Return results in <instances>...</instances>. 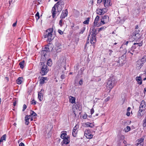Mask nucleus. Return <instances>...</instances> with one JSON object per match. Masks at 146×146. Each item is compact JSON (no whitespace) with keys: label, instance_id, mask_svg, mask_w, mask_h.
<instances>
[{"label":"nucleus","instance_id":"obj_1","mask_svg":"<svg viewBox=\"0 0 146 146\" xmlns=\"http://www.w3.org/2000/svg\"><path fill=\"white\" fill-rule=\"evenodd\" d=\"M53 31L52 29L50 28L47 30L44 33V37L47 38L49 42L53 40L54 37V35L53 34Z\"/></svg>","mask_w":146,"mask_h":146},{"label":"nucleus","instance_id":"obj_2","mask_svg":"<svg viewBox=\"0 0 146 146\" xmlns=\"http://www.w3.org/2000/svg\"><path fill=\"white\" fill-rule=\"evenodd\" d=\"M115 85V79L112 78H110L107 81L106 86L107 89L110 91Z\"/></svg>","mask_w":146,"mask_h":146},{"label":"nucleus","instance_id":"obj_3","mask_svg":"<svg viewBox=\"0 0 146 146\" xmlns=\"http://www.w3.org/2000/svg\"><path fill=\"white\" fill-rule=\"evenodd\" d=\"M64 3L62 0H60L55 5V6L57 8L58 11L60 12L64 7Z\"/></svg>","mask_w":146,"mask_h":146},{"label":"nucleus","instance_id":"obj_4","mask_svg":"<svg viewBox=\"0 0 146 146\" xmlns=\"http://www.w3.org/2000/svg\"><path fill=\"white\" fill-rule=\"evenodd\" d=\"M66 58L64 57H62L61 59L58 61L57 62L58 66L59 68H61V67H64L65 65Z\"/></svg>","mask_w":146,"mask_h":146},{"label":"nucleus","instance_id":"obj_5","mask_svg":"<svg viewBox=\"0 0 146 146\" xmlns=\"http://www.w3.org/2000/svg\"><path fill=\"white\" fill-rule=\"evenodd\" d=\"M48 69L46 65H44L42 68L41 73L42 75H44L48 72Z\"/></svg>","mask_w":146,"mask_h":146},{"label":"nucleus","instance_id":"obj_6","mask_svg":"<svg viewBox=\"0 0 146 146\" xmlns=\"http://www.w3.org/2000/svg\"><path fill=\"white\" fill-rule=\"evenodd\" d=\"M143 62L141 60H139L136 62V68L138 69H140L143 66Z\"/></svg>","mask_w":146,"mask_h":146},{"label":"nucleus","instance_id":"obj_7","mask_svg":"<svg viewBox=\"0 0 146 146\" xmlns=\"http://www.w3.org/2000/svg\"><path fill=\"white\" fill-rule=\"evenodd\" d=\"M146 104L145 101L142 100L141 101L139 107L140 110L144 111L146 109Z\"/></svg>","mask_w":146,"mask_h":146},{"label":"nucleus","instance_id":"obj_8","mask_svg":"<svg viewBox=\"0 0 146 146\" xmlns=\"http://www.w3.org/2000/svg\"><path fill=\"white\" fill-rule=\"evenodd\" d=\"M44 90L42 89L38 93V97L40 101H42L43 99V95L44 93Z\"/></svg>","mask_w":146,"mask_h":146},{"label":"nucleus","instance_id":"obj_9","mask_svg":"<svg viewBox=\"0 0 146 146\" xmlns=\"http://www.w3.org/2000/svg\"><path fill=\"white\" fill-rule=\"evenodd\" d=\"M111 0H104V6L106 7H107L111 6V3H110Z\"/></svg>","mask_w":146,"mask_h":146},{"label":"nucleus","instance_id":"obj_10","mask_svg":"<svg viewBox=\"0 0 146 146\" xmlns=\"http://www.w3.org/2000/svg\"><path fill=\"white\" fill-rule=\"evenodd\" d=\"M96 34H92L90 40V42L91 44H94L96 42Z\"/></svg>","mask_w":146,"mask_h":146},{"label":"nucleus","instance_id":"obj_11","mask_svg":"<svg viewBox=\"0 0 146 146\" xmlns=\"http://www.w3.org/2000/svg\"><path fill=\"white\" fill-rule=\"evenodd\" d=\"M143 140L144 139L143 138L137 140L136 146H143L144 144Z\"/></svg>","mask_w":146,"mask_h":146},{"label":"nucleus","instance_id":"obj_12","mask_svg":"<svg viewBox=\"0 0 146 146\" xmlns=\"http://www.w3.org/2000/svg\"><path fill=\"white\" fill-rule=\"evenodd\" d=\"M68 12L67 10H63L62 12L60 18L61 19H63L67 16L68 14Z\"/></svg>","mask_w":146,"mask_h":146},{"label":"nucleus","instance_id":"obj_13","mask_svg":"<svg viewBox=\"0 0 146 146\" xmlns=\"http://www.w3.org/2000/svg\"><path fill=\"white\" fill-rule=\"evenodd\" d=\"M83 125L84 126L86 127H94V125L92 123L89 122H87L84 123L83 124Z\"/></svg>","mask_w":146,"mask_h":146},{"label":"nucleus","instance_id":"obj_14","mask_svg":"<svg viewBox=\"0 0 146 146\" xmlns=\"http://www.w3.org/2000/svg\"><path fill=\"white\" fill-rule=\"evenodd\" d=\"M144 111L140 110L139 109L137 114V117L138 118L141 119L143 115V112Z\"/></svg>","mask_w":146,"mask_h":146},{"label":"nucleus","instance_id":"obj_15","mask_svg":"<svg viewBox=\"0 0 146 146\" xmlns=\"http://www.w3.org/2000/svg\"><path fill=\"white\" fill-rule=\"evenodd\" d=\"M139 33H133L132 36V37L133 38L134 40H137L139 38Z\"/></svg>","mask_w":146,"mask_h":146},{"label":"nucleus","instance_id":"obj_16","mask_svg":"<svg viewBox=\"0 0 146 146\" xmlns=\"http://www.w3.org/2000/svg\"><path fill=\"white\" fill-rule=\"evenodd\" d=\"M135 80L138 84L141 85L142 84V78L141 76H137L135 78Z\"/></svg>","mask_w":146,"mask_h":146},{"label":"nucleus","instance_id":"obj_17","mask_svg":"<svg viewBox=\"0 0 146 146\" xmlns=\"http://www.w3.org/2000/svg\"><path fill=\"white\" fill-rule=\"evenodd\" d=\"M70 102L72 104L74 103L75 102L76 98L72 96H70L69 97Z\"/></svg>","mask_w":146,"mask_h":146},{"label":"nucleus","instance_id":"obj_18","mask_svg":"<svg viewBox=\"0 0 146 146\" xmlns=\"http://www.w3.org/2000/svg\"><path fill=\"white\" fill-rule=\"evenodd\" d=\"M47 80V78L42 77L40 80V84H42L46 82V81Z\"/></svg>","mask_w":146,"mask_h":146},{"label":"nucleus","instance_id":"obj_19","mask_svg":"<svg viewBox=\"0 0 146 146\" xmlns=\"http://www.w3.org/2000/svg\"><path fill=\"white\" fill-rule=\"evenodd\" d=\"M61 48V45L58 43L55 46V49L57 52L60 51Z\"/></svg>","mask_w":146,"mask_h":146},{"label":"nucleus","instance_id":"obj_20","mask_svg":"<svg viewBox=\"0 0 146 146\" xmlns=\"http://www.w3.org/2000/svg\"><path fill=\"white\" fill-rule=\"evenodd\" d=\"M56 7L54 6L52 8V17L53 18H54L55 16V15L56 13Z\"/></svg>","mask_w":146,"mask_h":146},{"label":"nucleus","instance_id":"obj_21","mask_svg":"<svg viewBox=\"0 0 146 146\" xmlns=\"http://www.w3.org/2000/svg\"><path fill=\"white\" fill-rule=\"evenodd\" d=\"M30 118V116L27 115L25 117V124L27 125H28L29 123V120Z\"/></svg>","mask_w":146,"mask_h":146},{"label":"nucleus","instance_id":"obj_22","mask_svg":"<svg viewBox=\"0 0 146 146\" xmlns=\"http://www.w3.org/2000/svg\"><path fill=\"white\" fill-rule=\"evenodd\" d=\"M23 81V79L22 77H19L16 80V82L17 84H20Z\"/></svg>","mask_w":146,"mask_h":146},{"label":"nucleus","instance_id":"obj_23","mask_svg":"<svg viewBox=\"0 0 146 146\" xmlns=\"http://www.w3.org/2000/svg\"><path fill=\"white\" fill-rule=\"evenodd\" d=\"M68 137H69V136L68 135H67V134L65 132H63V133H62L60 136L61 138L63 139H65V138H66Z\"/></svg>","mask_w":146,"mask_h":146},{"label":"nucleus","instance_id":"obj_24","mask_svg":"<svg viewBox=\"0 0 146 146\" xmlns=\"http://www.w3.org/2000/svg\"><path fill=\"white\" fill-rule=\"evenodd\" d=\"M64 143L66 144H67L69 143L70 141V137H68L63 139Z\"/></svg>","mask_w":146,"mask_h":146},{"label":"nucleus","instance_id":"obj_25","mask_svg":"<svg viewBox=\"0 0 146 146\" xmlns=\"http://www.w3.org/2000/svg\"><path fill=\"white\" fill-rule=\"evenodd\" d=\"M102 19L104 21V22L107 23L109 21V17L107 15H105L103 17Z\"/></svg>","mask_w":146,"mask_h":146},{"label":"nucleus","instance_id":"obj_26","mask_svg":"<svg viewBox=\"0 0 146 146\" xmlns=\"http://www.w3.org/2000/svg\"><path fill=\"white\" fill-rule=\"evenodd\" d=\"M96 26V25H94V26L92 27L91 28V30L92 31L93 34H96V30L95 29Z\"/></svg>","mask_w":146,"mask_h":146},{"label":"nucleus","instance_id":"obj_27","mask_svg":"<svg viewBox=\"0 0 146 146\" xmlns=\"http://www.w3.org/2000/svg\"><path fill=\"white\" fill-rule=\"evenodd\" d=\"M96 13L99 15H101L104 14L102 12V10L100 9H97L96 11Z\"/></svg>","mask_w":146,"mask_h":146},{"label":"nucleus","instance_id":"obj_28","mask_svg":"<svg viewBox=\"0 0 146 146\" xmlns=\"http://www.w3.org/2000/svg\"><path fill=\"white\" fill-rule=\"evenodd\" d=\"M6 134H5L3 135L2 137L1 138L0 140V142H2L3 141H5L6 139Z\"/></svg>","mask_w":146,"mask_h":146},{"label":"nucleus","instance_id":"obj_29","mask_svg":"<svg viewBox=\"0 0 146 146\" xmlns=\"http://www.w3.org/2000/svg\"><path fill=\"white\" fill-rule=\"evenodd\" d=\"M99 16H97L95 20H94V25H98V24H97L98 23V21L99 20Z\"/></svg>","mask_w":146,"mask_h":146},{"label":"nucleus","instance_id":"obj_30","mask_svg":"<svg viewBox=\"0 0 146 146\" xmlns=\"http://www.w3.org/2000/svg\"><path fill=\"white\" fill-rule=\"evenodd\" d=\"M142 45L141 43H134L133 44V47L134 48L135 47H138L141 46Z\"/></svg>","mask_w":146,"mask_h":146},{"label":"nucleus","instance_id":"obj_31","mask_svg":"<svg viewBox=\"0 0 146 146\" xmlns=\"http://www.w3.org/2000/svg\"><path fill=\"white\" fill-rule=\"evenodd\" d=\"M49 51V49L48 48V46H46L44 48V49L43 50L42 52L44 53L45 52H48Z\"/></svg>","mask_w":146,"mask_h":146},{"label":"nucleus","instance_id":"obj_32","mask_svg":"<svg viewBox=\"0 0 146 146\" xmlns=\"http://www.w3.org/2000/svg\"><path fill=\"white\" fill-rule=\"evenodd\" d=\"M131 109V108L130 107H129L127 109V112L126 113V115L128 116H129L130 115V111Z\"/></svg>","mask_w":146,"mask_h":146},{"label":"nucleus","instance_id":"obj_33","mask_svg":"<svg viewBox=\"0 0 146 146\" xmlns=\"http://www.w3.org/2000/svg\"><path fill=\"white\" fill-rule=\"evenodd\" d=\"M131 128L130 127L127 126L124 129V131L126 132H127L130 131Z\"/></svg>","mask_w":146,"mask_h":146},{"label":"nucleus","instance_id":"obj_34","mask_svg":"<svg viewBox=\"0 0 146 146\" xmlns=\"http://www.w3.org/2000/svg\"><path fill=\"white\" fill-rule=\"evenodd\" d=\"M36 115V114L34 111H31L30 115L29 116H30V117L31 116H35Z\"/></svg>","mask_w":146,"mask_h":146},{"label":"nucleus","instance_id":"obj_35","mask_svg":"<svg viewBox=\"0 0 146 146\" xmlns=\"http://www.w3.org/2000/svg\"><path fill=\"white\" fill-rule=\"evenodd\" d=\"M85 136L86 137V138L87 139H91L92 138L93 136L90 133L87 135H86Z\"/></svg>","mask_w":146,"mask_h":146},{"label":"nucleus","instance_id":"obj_36","mask_svg":"<svg viewBox=\"0 0 146 146\" xmlns=\"http://www.w3.org/2000/svg\"><path fill=\"white\" fill-rule=\"evenodd\" d=\"M77 133V130H74L73 129L72 135L74 137H76Z\"/></svg>","mask_w":146,"mask_h":146},{"label":"nucleus","instance_id":"obj_37","mask_svg":"<svg viewBox=\"0 0 146 146\" xmlns=\"http://www.w3.org/2000/svg\"><path fill=\"white\" fill-rule=\"evenodd\" d=\"M24 64V61H23L22 62H21L19 64L20 67L22 68H23Z\"/></svg>","mask_w":146,"mask_h":146},{"label":"nucleus","instance_id":"obj_38","mask_svg":"<svg viewBox=\"0 0 146 146\" xmlns=\"http://www.w3.org/2000/svg\"><path fill=\"white\" fill-rule=\"evenodd\" d=\"M90 133V132L89 130L86 129L85 130L84 132V135H85V136H86V135H87Z\"/></svg>","mask_w":146,"mask_h":146},{"label":"nucleus","instance_id":"obj_39","mask_svg":"<svg viewBox=\"0 0 146 146\" xmlns=\"http://www.w3.org/2000/svg\"><path fill=\"white\" fill-rule=\"evenodd\" d=\"M52 62L51 60L50 59H49L47 62V64L49 66H51L52 65Z\"/></svg>","mask_w":146,"mask_h":146},{"label":"nucleus","instance_id":"obj_40","mask_svg":"<svg viewBox=\"0 0 146 146\" xmlns=\"http://www.w3.org/2000/svg\"><path fill=\"white\" fill-rule=\"evenodd\" d=\"M143 126L144 127H145L146 129V117L144 119L143 121Z\"/></svg>","mask_w":146,"mask_h":146},{"label":"nucleus","instance_id":"obj_41","mask_svg":"<svg viewBox=\"0 0 146 146\" xmlns=\"http://www.w3.org/2000/svg\"><path fill=\"white\" fill-rule=\"evenodd\" d=\"M106 27H102L101 28H99L98 29V31L99 32L101 31H104L106 29Z\"/></svg>","mask_w":146,"mask_h":146},{"label":"nucleus","instance_id":"obj_42","mask_svg":"<svg viewBox=\"0 0 146 146\" xmlns=\"http://www.w3.org/2000/svg\"><path fill=\"white\" fill-rule=\"evenodd\" d=\"M35 17L36 18V21H37V20L39 19L40 18L39 14L38 12L35 15Z\"/></svg>","mask_w":146,"mask_h":146},{"label":"nucleus","instance_id":"obj_43","mask_svg":"<svg viewBox=\"0 0 146 146\" xmlns=\"http://www.w3.org/2000/svg\"><path fill=\"white\" fill-rule=\"evenodd\" d=\"M89 18H88L86 20L83 22L84 24L86 25L88 24L89 21Z\"/></svg>","mask_w":146,"mask_h":146},{"label":"nucleus","instance_id":"obj_44","mask_svg":"<svg viewBox=\"0 0 146 146\" xmlns=\"http://www.w3.org/2000/svg\"><path fill=\"white\" fill-rule=\"evenodd\" d=\"M102 10L103 14H104L105 13H106L108 9L107 8V7H105V8L103 9H102Z\"/></svg>","mask_w":146,"mask_h":146},{"label":"nucleus","instance_id":"obj_45","mask_svg":"<svg viewBox=\"0 0 146 146\" xmlns=\"http://www.w3.org/2000/svg\"><path fill=\"white\" fill-rule=\"evenodd\" d=\"M105 23H106L105 22H104V21L102 19H101L100 25H102Z\"/></svg>","mask_w":146,"mask_h":146},{"label":"nucleus","instance_id":"obj_46","mask_svg":"<svg viewBox=\"0 0 146 146\" xmlns=\"http://www.w3.org/2000/svg\"><path fill=\"white\" fill-rule=\"evenodd\" d=\"M141 60L143 62H146V56H144Z\"/></svg>","mask_w":146,"mask_h":146},{"label":"nucleus","instance_id":"obj_47","mask_svg":"<svg viewBox=\"0 0 146 146\" xmlns=\"http://www.w3.org/2000/svg\"><path fill=\"white\" fill-rule=\"evenodd\" d=\"M85 28H83L82 29L80 30V33L82 34L84 33V31H85Z\"/></svg>","mask_w":146,"mask_h":146},{"label":"nucleus","instance_id":"obj_48","mask_svg":"<svg viewBox=\"0 0 146 146\" xmlns=\"http://www.w3.org/2000/svg\"><path fill=\"white\" fill-rule=\"evenodd\" d=\"M31 104H32L35 105L36 104V101H35L34 99H33L32 101L31 102Z\"/></svg>","mask_w":146,"mask_h":146},{"label":"nucleus","instance_id":"obj_49","mask_svg":"<svg viewBox=\"0 0 146 146\" xmlns=\"http://www.w3.org/2000/svg\"><path fill=\"white\" fill-rule=\"evenodd\" d=\"M79 127V125H76L74 128L73 130H77V129Z\"/></svg>","mask_w":146,"mask_h":146},{"label":"nucleus","instance_id":"obj_50","mask_svg":"<svg viewBox=\"0 0 146 146\" xmlns=\"http://www.w3.org/2000/svg\"><path fill=\"white\" fill-rule=\"evenodd\" d=\"M83 117L84 119H86L87 117V115L86 114H84L83 115Z\"/></svg>","mask_w":146,"mask_h":146},{"label":"nucleus","instance_id":"obj_51","mask_svg":"<svg viewBox=\"0 0 146 146\" xmlns=\"http://www.w3.org/2000/svg\"><path fill=\"white\" fill-rule=\"evenodd\" d=\"M27 106L25 104H24L23 106V111H24L27 108Z\"/></svg>","mask_w":146,"mask_h":146},{"label":"nucleus","instance_id":"obj_52","mask_svg":"<svg viewBox=\"0 0 146 146\" xmlns=\"http://www.w3.org/2000/svg\"><path fill=\"white\" fill-rule=\"evenodd\" d=\"M83 81L82 80H80L79 82V84L80 85H82L83 84Z\"/></svg>","mask_w":146,"mask_h":146},{"label":"nucleus","instance_id":"obj_53","mask_svg":"<svg viewBox=\"0 0 146 146\" xmlns=\"http://www.w3.org/2000/svg\"><path fill=\"white\" fill-rule=\"evenodd\" d=\"M58 32L61 35H62L63 34V32L60 30H58Z\"/></svg>","mask_w":146,"mask_h":146},{"label":"nucleus","instance_id":"obj_54","mask_svg":"<svg viewBox=\"0 0 146 146\" xmlns=\"http://www.w3.org/2000/svg\"><path fill=\"white\" fill-rule=\"evenodd\" d=\"M19 146H25V145L23 143L21 142L19 144Z\"/></svg>","mask_w":146,"mask_h":146},{"label":"nucleus","instance_id":"obj_55","mask_svg":"<svg viewBox=\"0 0 146 146\" xmlns=\"http://www.w3.org/2000/svg\"><path fill=\"white\" fill-rule=\"evenodd\" d=\"M109 51L110 52L109 55H111V53L113 52V51L111 50H109Z\"/></svg>","mask_w":146,"mask_h":146},{"label":"nucleus","instance_id":"obj_56","mask_svg":"<svg viewBox=\"0 0 146 146\" xmlns=\"http://www.w3.org/2000/svg\"><path fill=\"white\" fill-rule=\"evenodd\" d=\"M94 109L92 108L91 110V114H93V113H94Z\"/></svg>","mask_w":146,"mask_h":146},{"label":"nucleus","instance_id":"obj_57","mask_svg":"<svg viewBox=\"0 0 146 146\" xmlns=\"http://www.w3.org/2000/svg\"><path fill=\"white\" fill-rule=\"evenodd\" d=\"M17 21L15 22V23H14L13 24V25H12L13 26V27H15L16 26V25H17Z\"/></svg>","mask_w":146,"mask_h":146},{"label":"nucleus","instance_id":"obj_58","mask_svg":"<svg viewBox=\"0 0 146 146\" xmlns=\"http://www.w3.org/2000/svg\"><path fill=\"white\" fill-rule=\"evenodd\" d=\"M126 52H127L128 53H129L132 54H133V53L132 52H131L129 50H127L126 51Z\"/></svg>","mask_w":146,"mask_h":146},{"label":"nucleus","instance_id":"obj_59","mask_svg":"<svg viewBox=\"0 0 146 146\" xmlns=\"http://www.w3.org/2000/svg\"><path fill=\"white\" fill-rule=\"evenodd\" d=\"M102 0H97V3H100L102 2Z\"/></svg>","mask_w":146,"mask_h":146},{"label":"nucleus","instance_id":"obj_60","mask_svg":"<svg viewBox=\"0 0 146 146\" xmlns=\"http://www.w3.org/2000/svg\"><path fill=\"white\" fill-rule=\"evenodd\" d=\"M62 20H60L59 22V25H60L61 26H62Z\"/></svg>","mask_w":146,"mask_h":146},{"label":"nucleus","instance_id":"obj_61","mask_svg":"<svg viewBox=\"0 0 146 146\" xmlns=\"http://www.w3.org/2000/svg\"><path fill=\"white\" fill-rule=\"evenodd\" d=\"M61 78L62 79H63L65 78V76L64 75H61Z\"/></svg>","mask_w":146,"mask_h":146},{"label":"nucleus","instance_id":"obj_62","mask_svg":"<svg viewBox=\"0 0 146 146\" xmlns=\"http://www.w3.org/2000/svg\"><path fill=\"white\" fill-rule=\"evenodd\" d=\"M122 100L123 101V104L124 103V102H125V98H123Z\"/></svg>","mask_w":146,"mask_h":146},{"label":"nucleus","instance_id":"obj_63","mask_svg":"<svg viewBox=\"0 0 146 146\" xmlns=\"http://www.w3.org/2000/svg\"><path fill=\"white\" fill-rule=\"evenodd\" d=\"M16 104V102H14V103H13V106H15Z\"/></svg>","mask_w":146,"mask_h":146},{"label":"nucleus","instance_id":"obj_64","mask_svg":"<svg viewBox=\"0 0 146 146\" xmlns=\"http://www.w3.org/2000/svg\"><path fill=\"white\" fill-rule=\"evenodd\" d=\"M131 146V145L129 144H127V145H126L125 146Z\"/></svg>","mask_w":146,"mask_h":146}]
</instances>
